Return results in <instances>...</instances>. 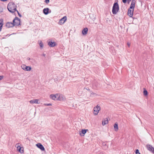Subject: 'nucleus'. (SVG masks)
<instances>
[{"mask_svg":"<svg viewBox=\"0 0 154 154\" xmlns=\"http://www.w3.org/2000/svg\"><path fill=\"white\" fill-rule=\"evenodd\" d=\"M8 9L11 13H13L17 11V6L13 2H10L8 5Z\"/></svg>","mask_w":154,"mask_h":154,"instance_id":"f257e3e1","label":"nucleus"},{"mask_svg":"<svg viewBox=\"0 0 154 154\" xmlns=\"http://www.w3.org/2000/svg\"><path fill=\"white\" fill-rule=\"evenodd\" d=\"M119 10V6L117 3H115L112 9V12L113 14H116Z\"/></svg>","mask_w":154,"mask_h":154,"instance_id":"f03ea898","label":"nucleus"},{"mask_svg":"<svg viewBox=\"0 0 154 154\" xmlns=\"http://www.w3.org/2000/svg\"><path fill=\"white\" fill-rule=\"evenodd\" d=\"M101 108L100 106L97 105L96 107H95L94 108V115L95 116L97 115L99 111L100 110Z\"/></svg>","mask_w":154,"mask_h":154,"instance_id":"7ed1b4c3","label":"nucleus"},{"mask_svg":"<svg viewBox=\"0 0 154 154\" xmlns=\"http://www.w3.org/2000/svg\"><path fill=\"white\" fill-rule=\"evenodd\" d=\"M13 24L14 26H18L20 25V19L17 17H16L13 20Z\"/></svg>","mask_w":154,"mask_h":154,"instance_id":"20e7f679","label":"nucleus"},{"mask_svg":"<svg viewBox=\"0 0 154 154\" xmlns=\"http://www.w3.org/2000/svg\"><path fill=\"white\" fill-rule=\"evenodd\" d=\"M58 95L57 100L62 101L66 100V97L64 95L61 94H58Z\"/></svg>","mask_w":154,"mask_h":154,"instance_id":"39448f33","label":"nucleus"},{"mask_svg":"<svg viewBox=\"0 0 154 154\" xmlns=\"http://www.w3.org/2000/svg\"><path fill=\"white\" fill-rule=\"evenodd\" d=\"M21 68L26 71H30L31 70V68L29 66H27L25 65H22L21 66Z\"/></svg>","mask_w":154,"mask_h":154,"instance_id":"423d86ee","label":"nucleus"},{"mask_svg":"<svg viewBox=\"0 0 154 154\" xmlns=\"http://www.w3.org/2000/svg\"><path fill=\"white\" fill-rule=\"evenodd\" d=\"M15 146L17 148V150L20 153H22L23 152V147H21L19 145V144H17Z\"/></svg>","mask_w":154,"mask_h":154,"instance_id":"0eeeda50","label":"nucleus"},{"mask_svg":"<svg viewBox=\"0 0 154 154\" xmlns=\"http://www.w3.org/2000/svg\"><path fill=\"white\" fill-rule=\"evenodd\" d=\"M67 20L66 16H64L59 20L58 24L60 25H62L64 24Z\"/></svg>","mask_w":154,"mask_h":154,"instance_id":"6e6552de","label":"nucleus"},{"mask_svg":"<svg viewBox=\"0 0 154 154\" xmlns=\"http://www.w3.org/2000/svg\"><path fill=\"white\" fill-rule=\"evenodd\" d=\"M58 94H51L50 96V97L51 99L54 100H57L58 99Z\"/></svg>","mask_w":154,"mask_h":154,"instance_id":"1a4fd4ad","label":"nucleus"},{"mask_svg":"<svg viewBox=\"0 0 154 154\" xmlns=\"http://www.w3.org/2000/svg\"><path fill=\"white\" fill-rule=\"evenodd\" d=\"M36 146L39 148L41 150L44 151L45 149L43 146L40 143H38L36 144Z\"/></svg>","mask_w":154,"mask_h":154,"instance_id":"9d476101","label":"nucleus"},{"mask_svg":"<svg viewBox=\"0 0 154 154\" xmlns=\"http://www.w3.org/2000/svg\"><path fill=\"white\" fill-rule=\"evenodd\" d=\"M134 9H129L128 12V14L130 17H131L133 15Z\"/></svg>","mask_w":154,"mask_h":154,"instance_id":"9b49d317","label":"nucleus"},{"mask_svg":"<svg viewBox=\"0 0 154 154\" xmlns=\"http://www.w3.org/2000/svg\"><path fill=\"white\" fill-rule=\"evenodd\" d=\"M29 102L32 104L33 103H39V100L37 99L31 100L29 101Z\"/></svg>","mask_w":154,"mask_h":154,"instance_id":"f8f14e48","label":"nucleus"},{"mask_svg":"<svg viewBox=\"0 0 154 154\" xmlns=\"http://www.w3.org/2000/svg\"><path fill=\"white\" fill-rule=\"evenodd\" d=\"M135 2L136 1L135 0H132L131 5L130 6V9H134V8Z\"/></svg>","mask_w":154,"mask_h":154,"instance_id":"ddd939ff","label":"nucleus"},{"mask_svg":"<svg viewBox=\"0 0 154 154\" xmlns=\"http://www.w3.org/2000/svg\"><path fill=\"white\" fill-rule=\"evenodd\" d=\"M146 147L147 149L149 151H151L153 152L154 148H153L149 144L146 145Z\"/></svg>","mask_w":154,"mask_h":154,"instance_id":"4468645a","label":"nucleus"},{"mask_svg":"<svg viewBox=\"0 0 154 154\" xmlns=\"http://www.w3.org/2000/svg\"><path fill=\"white\" fill-rule=\"evenodd\" d=\"M48 45L51 47H54L55 46V43L52 42L51 40L48 42Z\"/></svg>","mask_w":154,"mask_h":154,"instance_id":"2eb2a0df","label":"nucleus"},{"mask_svg":"<svg viewBox=\"0 0 154 154\" xmlns=\"http://www.w3.org/2000/svg\"><path fill=\"white\" fill-rule=\"evenodd\" d=\"M88 28H85L82 31V34L84 35H86L88 33Z\"/></svg>","mask_w":154,"mask_h":154,"instance_id":"dca6fc26","label":"nucleus"},{"mask_svg":"<svg viewBox=\"0 0 154 154\" xmlns=\"http://www.w3.org/2000/svg\"><path fill=\"white\" fill-rule=\"evenodd\" d=\"M14 26L13 23H12L8 22L6 24V26L8 28L12 27Z\"/></svg>","mask_w":154,"mask_h":154,"instance_id":"f3484780","label":"nucleus"},{"mask_svg":"<svg viewBox=\"0 0 154 154\" xmlns=\"http://www.w3.org/2000/svg\"><path fill=\"white\" fill-rule=\"evenodd\" d=\"M49 10V9L48 8H45L43 10V13L45 15H47L49 13V12H48Z\"/></svg>","mask_w":154,"mask_h":154,"instance_id":"a211bd4d","label":"nucleus"},{"mask_svg":"<svg viewBox=\"0 0 154 154\" xmlns=\"http://www.w3.org/2000/svg\"><path fill=\"white\" fill-rule=\"evenodd\" d=\"M88 131V129H82V133H80V135L82 136H84L85 134L86 133L87 131Z\"/></svg>","mask_w":154,"mask_h":154,"instance_id":"6ab92c4d","label":"nucleus"},{"mask_svg":"<svg viewBox=\"0 0 154 154\" xmlns=\"http://www.w3.org/2000/svg\"><path fill=\"white\" fill-rule=\"evenodd\" d=\"M3 25V20L2 19L0 20V31L1 30L2 26Z\"/></svg>","mask_w":154,"mask_h":154,"instance_id":"aec40b11","label":"nucleus"},{"mask_svg":"<svg viewBox=\"0 0 154 154\" xmlns=\"http://www.w3.org/2000/svg\"><path fill=\"white\" fill-rule=\"evenodd\" d=\"M38 43L39 45L40 46V48L42 49L43 48L44 45L43 43L42 42L41 40H39L38 41Z\"/></svg>","mask_w":154,"mask_h":154,"instance_id":"412c9836","label":"nucleus"},{"mask_svg":"<svg viewBox=\"0 0 154 154\" xmlns=\"http://www.w3.org/2000/svg\"><path fill=\"white\" fill-rule=\"evenodd\" d=\"M108 123V121L107 119H105L104 120H103L102 121V125H104L107 124Z\"/></svg>","mask_w":154,"mask_h":154,"instance_id":"4be33fe9","label":"nucleus"},{"mask_svg":"<svg viewBox=\"0 0 154 154\" xmlns=\"http://www.w3.org/2000/svg\"><path fill=\"white\" fill-rule=\"evenodd\" d=\"M114 128L116 131H117L118 130V125L117 123H115L114 125Z\"/></svg>","mask_w":154,"mask_h":154,"instance_id":"5701e85b","label":"nucleus"},{"mask_svg":"<svg viewBox=\"0 0 154 154\" xmlns=\"http://www.w3.org/2000/svg\"><path fill=\"white\" fill-rule=\"evenodd\" d=\"M148 92L146 90H144L143 91V94L145 96H146L147 95Z\"/></svg>","mask_w":154,"mask_h":154,"instance_id":"b1692460","label":"nucleus"},{"mask_svg":"<svg viewBox=\"0 0 154 154\" xmlns=\"http://www.w3.org/2000/svg\"><path fill=\"white\" fill-rule=\"evenodd\" d=\"M136 154H140L138 149H137L136 151Z\"/></svg>","mask_w":154,"mask_h":154,"instance_id":"393cba45","label":"nucleus"},{"mask_svg":"<svg viewBox=\"0 0 154 154\" xmlns=\"http://www.w3.org/2000/svg\"><path fill=\"white\" fill-rule=\"evenodd\" d=\"M44 105L48 106H51L52 105V104L50 103H48V104L45 103V104H44Z\"/></svg>","mask_w":154,"mask_h":154,"instance_id":"a878e982","label":"nucleus"},{"mask_svg":"<svg viewBox=\"0 0 154 154\" xmlns=\"http://www.w3.org/2000/svg\"><path fill=\"white\" fill-rule=\"evenodd\" d=\"M50 0H45V2L46 4H48Z\"/></svg>","mask_w":154,"mask_h":154,"instance_id":"bb28decb","label":"nucleus"},{"mask_svg":"<svg viewBox=\"0 0 154 154\" xmlns=\"http://www.w3.org/2000/svg\"><path fill=\"white\" fill-rule=\"evenodd\" d=\"M3 75H0V80H1L3 78Z\"/></svg>","mask_w":154,"mask_h":154,"instance_id":"cd10ccee","label":"nucleus"},{"mask_svg":"<svg viewBox=\"0 0 154 154\" xmlns=\"http://www.w3.org/2000/svg\"><path fill=\"white\" fill-rule=\"evenodd\" d=\"M17 12V13L18 14V15L19 16V17H21V14L19 13V12H18V11L17 10V11H16Z\"/></svg>","mask_w":154,"mask_h":154,"instance_id":"c85d7f7f","label":"nucleus"},{"mask_svg":"<svg viewBox=\"0 0 154 154\" xmlns=\"http://www.w3.org/2000/svg\"><path fill=\"white\" fill-rule=\"evenodd\" d=\"M122 2L124 3H126V0H122Z\"/></svg>","mask_w":154,"mask_h":154,"instance_id":"c756f323","label":"nucleus"},{"mask_svg":"<svg viewBox=\"0 0 154 154\" xmlns=\"http://www.w3.org/2000/svg\"><path fill=\"white\" fill-rule=\"evenodd\" d=\"M127 45H128V47H129L130 46V43H129L128 42L127 43Z\"/></svg>","mask_w":154,"mask_h":154,"instance_id":"7c9ffc66","label":"nucleus"},{"mask_svg":"<svg viewBox=\"0 0 154 154\" xmlns=\"http://www.w3.org/2000/svg\"><path fill=\"white\" fill-rule=\"evenodd\" d=\"M91 94L92 95H95L96 94L95 93H92Z\"/></svg>","mask_w":154,"mask_h":154,"instance_id":"2f4dec72","label":"nucleus"},{"mask_svg":"<svg viewBox=\"0 0 154 154\" xmlns=\"http://www.w3.org/2000/svg\"><path fill=\"white\" fill-rule=\"evenodd\" d=\"M154 153V149H153V152Z\"/></svg>","mask_w":154,"mask_h":154,"instance_id":"473e14b6","label":"nucleus"},{"mask_svg":"<svg viewBox=\"0 0 154 154\" xmlns=\"http://www.w3.org/2000/svg\"><path fill=\"white\" fill-rule=\"evenodd\" d=\"M29 60L30 59V58H28V59Z\"/></svg>","mask_w":154,"mask_h":154,"instance_id":"72a5a7b5","label":"nucleus"}]
</instances>
